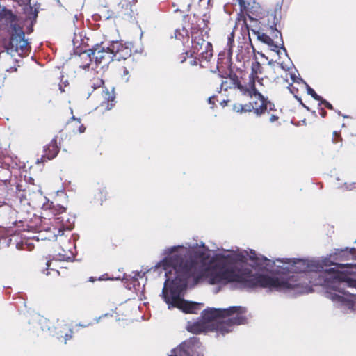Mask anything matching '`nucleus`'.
Listing matches in <instances>:
<instances>
[{
	"label": "nucleus",
	"instance_id": "f704fd0d",
	"mask_svg": "<svg viewBox=\"0 0 356 356\" xmlns=\"http://www.w3.org/2000/svg\"><path fill=\"white\" fill-rule=\"evenodd\" d=\"M243 112H248V111H251L252 109H254V107L252 106V104H245V105H243Z\"/></svg>",
	"mask_w": 356,
	"mask_h": 356
},
{
	"label": "nucleus",
	"instance_id": "864d4df0",
	"mask_svg": "<svg viewBox=\"0 0 356 356\" xmlns=\"http://www.w3.org/2000/svg\"><path fill=\"white\" fill-rule=\"evenodd\" d=\"M102 316H99V318H96V322L97 323H99L100 319H101Z\"/></svg>",
	"mask_w": 356,
	"mask_h": 356
},
{
	"label": "nucleus",
	"instance_id": "49530a36",
	"mask_svg": "<svg viewBox=\"0 0 356 356\" xmlns=\"http://www.w3.org/2000/svg\"><path fill=\"white\" fill-rule=\"evenodd\" d=\"M256 80L257 81V82H258V83H259V85H262V84H263V83H262L263 78L259 79V78L257 76V79Z\"/></svg>",
	"mask_w": 356,
	"mask_h": 356
},
{
	"label": "nucleus",
	"instance_id": "a211bd4d",
	"mask_svg": "<svg viewBox=\"0 0 356 356\" xmlns=\"http://www.w3.org/2000/svg\"><path fill=\"white\" fill-rule=\"evenodd\" d=\"M186 328L188 332L195 334L204 332H207L208 330H210L208 325H207L206 322H204V321L202 318L200 321H198L193 323H190L188 322Z\"/></svg>",
	"mask_w": 356,
	"mask_h": 356
},
{
	"label": "nucleus",
	"instance_id": "8fccbe9b",
	"mask_svg": "<svg viewBox=\"0 0 356 356\" xmlns=\"http://www.w3.org/2000/svg\"><path fill=\"white\" fill-rule=\"evenodd\" d=\"M227 82L226 81H222V83H221V86H220V90H222L224 87V84L226 83Z\"/></svg>",
	"mask_w": 356,
	"mask_h": 356
},
{
	"label": "nucleus",
	"instance_id": "c756f323",
	"mask_svg": "<svg viewBox=\"0 0 356 356\" xmlns=\"http://www.w3.org/2000/svg\"><path fill=\"white\" fill-rule=\"evenodd\" d=\"M280 65L281 68L284 71H289L291 69V66H293V64L292 63L291 60H290L289 65L286 64L284 63H281Z\"/></svg>",
	"mask_w": 356,
	"mask_h": 356
},
{
	"label": "nucleus",
	"instance_id": "7c9ffc66",
	"mask_svg": "<svg viewBox=\"0 0 356 356\" xmlns=\"http://www.w3.org/2000/svg\"><path fill=\"white\" fill-rule=\"evenodd\" d=\"M355 184L356 183L355 182H351V183H345L343 184V187L346 190H348V191H350V190H353V188H355L356 186H355Z\"/></svg>",
	"mask_w": 356,
	"mask_h": 356
},
{
	"label": "nucleus",
	"instance_id": "423d86ee",
	"mask_svg": "<svg viewBox=\"0 0 356 356\" xmlns=\"http://www.w3.org/2000/svg\"><path fill=\"white\" fill-rule=\"evenodd\" d=\"M64 216H58L54 218V222L57 225H52L51 227H47L44 231L47 233V236H45L46 239L49 241L51 240H58L60 243H67L69 245L73 246V248H75V245L72 244L71 238H67L64 236V231L71 230L74 226V218L72 222L70 221V218L66 220V222L64 221Z\"/></svg>",
	"mask_w": 356,
	"mask_h": 356
},
{
	"label": "nucleus",
	"instance_id": "c85d7f7f",
	"mask_svg": "<svg viewBox=\"0 0 356 356\" xmlns=\"http://www.w3.org/2000/svg\"><path fill=\"white\" fill-rule=\"evenodd\" d=\"M319 102H320L319 104H318L319 106L321 104H323L328 109H330V110H332L333 109L332 105L330 102H328L327 100L324 99L323 97H322L321 100H319Z\"/></svg>",
	"mask_w": 356,
	"mask_h": 356
},
{
	"label": "nucleus",
	"instance_id": "4be33fe9",
	"mask_svg": "<svg viewBox=\"0 0 356 356\" xmlns=\"http://www.w3.org/2000/svg\"><path fill=\"white\" fill-rule=\"evenodd\" d=\"M263 101H262V103L260 105V106L259 108H257L254 109V113H256L257 115H261V114L264 113L266 112V111H267L268 109V105L269 104L270 106V110H272L273 109V104H271L270 102H266L264 100V98H261Z\"/></svg>",
	"mask_w": 356,
	"mask_h": 356
},
{
	"label": "nucleus",
	"instance_id": "aec40b11",
	"mask_svg": "<svg viewBox=\"0 0 356 356\" xmlns=\"http://www.w3.org/2000/svg\"><path fill=\"white\" fill-rule=\"evenodd\" d=\"M52 204L53 202L48 201L47 203L43 204L42 209L44 210L51 209L52 213L55 216L57 215V213L62 214L65 211V208L62 206H59L58 208H55Z\"/></svg>",
	"mask_w": 356,
	"mask_h": 356
},
{
	"label": "nucleus",
	"instance_id": "b1692460",
	"mask_svg": "<svg viewBox=\"0 0 356 356\" xmlns=\"http://www.w3.org/2000/svg\"><path fill=\"white\" fill-rule=\"evenodd\" d=\"M262 73V67L259 62L254 61L252 63L251 66V74L250 75H253L255 77H257L259 74Z\"/></svg>",
	"mask_w": 356,
	"mask_h": 356
},
{
	"label": "nucleus",
	"instance_id": "6ab92c4d",
	"mask_svg": "<svg viewBox=\"0 0 356 356\" xmlns=\"http://www.w3.org/2000/svg\"><path fill=\"white\" fill-rule=\"evenodd\" d=\"M62 252H59L54 260L56 261H69L74 257V254L72 250V248L69 247L66 244L61 246Z\"/></svg>",
	"mask_w": 356,
	"mask_h": 356
},
{
	"label": "nucleus",
	"instance_id": "5701e85b",
	"mask_svg": "<svg viewBox=\"0 0 356 356\" xmlns=\"http://www.w3.org/2000/svg\"><path fill=\"white\" fill-rule=\"evenodd\" d=\"M175 38L179 40H184L185 38L188 39V31L186 29H176L175 31Z\"/></svg>",
	"mask_w": 356,
	"mask_h": 356
},
{
	"label": "nucleus",
	"instance_id": "20e7f679",
	"mask_svg": "<svg viewBox=\"0 0 356 356\" xmlns=\"http://www.w3.org/2000/svg\"><path fill=\"white\" fill-rule=\"evenodd\" d=\"M110 47L111 42L107 46H103V43L97 44L91 49L83 51L80 55L82 57L86 56L88 58L89 63L80 67L84 70H88L90 68V63L94 60L97 66L102 64L101 68L105 71L108 68V64L115 60L114 52Z\"/></svg>",
	"mask_w": 356,
	"mask_h": 356
},
{
	"label": "nucleus",
	"instance_id": "c9c22d12",
	"mask_svg": "<svg viewBox=\"0 0 356 356\" xmlns=\"http://www.w3.org/2000/svg\"><path fill=\"white\" fill-rule=\"evenodd\" d=\"M46 264H47V269L45 270H44V273H45L47 275H48L49 274V270L50 269L51 270H54V269L50 268V266L51 265V261L48 260L47 261Z\"/></svg>",
	"mask_w": 356,
	"mask_h": 356
},
{
	"label": "nucleus",
	"instance_id": "dca6fc26",
	"mask_svg": "<svg viewBox=\"0 0 356 356\" xmlns=\"http://www.w3.org/2000/svg\"><path fill=\"white\" fill-rule=\"evenodd\" d=\"M252 32L257 35V39L264 44H268L270 47H271V50L276 51V53L279 55L280 53V50L279 49V45L275 44L273 40L266 35V33H261L259 31H256L255 29H251Z\"/></svg>",
	"mask_w": 356,
	"mask_h": 356
},
{
	"label": "nucleus",
	"instance_id": "9b49d317",
	"mask_svg": "<svg viewBox=\"0 0 356 356\" xmlns=\"http://www.w3.org/2000/svg\"><path fill=\"white\" fill-rule=\"evenodd\" d=\"M59 147L57 145L56 137L53 138L49 144L44 147V154L40 159L37 160V163L44 162L55 158L59 152Z\"/></svg>",
	"mask_w": 356,
	"mask_h": 356
},
{
	"label": "nucleus",
	"instance_id": "5fc2aeb1",
	"mask_svg": "<svg viewBox=\"0 0 356 356\" xmlns=\"http://www.w3.org/2000/svg\"><path fill=\"white\" fill-rule=\"evenodd\" d=\"M40 321H44H44H46V319L42 318H40Z\"/></svg>",
	"mask_w": 356,
	"mask_h": 356
},
{
	"label": "nucleus",
	"instance_id": "a878e982",
	"mask_svg": "<svg viewBox=\"0 0 356 356\" xmlns=\"http://www.w3.org/2000/svg\"><path fill=\"white\" fill-rule=\"evenodd\" d=\"M306 86L308 95H310L315 100L319 101L322 99V97L318 95L313 88H312L306 82L304 83Z\"/></svg>",
	"mask_w": 356,
	"mask_h": 356
},
{
	"label": "nucleus",
	"instance_id": "37998d69",
	"mask_svg": "<svg viewBox=\"0 0 356 356\" xmlns=\"http://www.w3.org/2000/svg\"><path fill=\"white\" fill-rule=\"evenodd\" d=\"M278 119V117L275 115H272L270 118V122H274L275 120Z\"/></svg>",
	"mask_w": 356,
	"mask_h": 356
},
{
	"label": "nucleus",
	"instance_id": "3c124183",
	"mask_svg": "<svg viewBox=\"0 0 356 356\" xmlns=\"http://www.w3.org/2000/svg\"><path fill=\"white\" fill-rule=\"evenodd\" d=\"M274 63H275V62H274L273 60H270V61L268 62V65H273Z\"/></svg>",
	"mask_w": 356,
	"mask_h": 356
},
{
	"label": "nucleus",
	"instance_id": "bf43d9fd",
	"mask_svg": "<svg viewBox=\"0 0 356 356\" xmlns=\"http://www.w3.org/2000/svg\"><path fill=\"white\" fill-rule=\"evenodd\" d=\"M108 314H104L102 316H108Z\"/></svg>",
	"mask_w": 356,
	"mask_h": 356
},
{
	"label": "nucleus",
	"instance_id": "2eb2a0df",
	"mask_svg": "<svg viewBox=\"0 0 356 356\" xmlns=\"http://www.w3.org/2000/svg\"><path fill=\"white\" fill-rule=\"evenodd\" d=\"M28 1H29V7H27L25 9V13L26 15V20L30 21V24H30L31 27L29 28V32H32L33 31L32 26H33L34 23H35V22H36V19H37L38 14L39 6H38L37 3H33V6H31V0H28Z\"/></svg>",
	"mask_w": 356,
	"mask_h": 356
},
{
	"label": "nucleus",
	"instance_id": "f03ea898",
	"mask_svg": "<svg viewBox=\"0 0 356 356\" xmlns=\"http://www.w3.org/2000/svg\"><path fill=\"white\" fill-rule=\"evenodd\" d=\"M322 264L323 268L328 266H335L339 268H350V270L346 273L335 270L334 268H332L335 272L345 274L348 277L356 282V248L346 247L335 249L333 254L322 261ZM343 288L344 293L329 290L327 292V296L337 307L341 308L343 312H348L355 309L356 286L353 291L347 286Z\"/></svg>",
	"mask_w": 356,
	"mask_h": 356
},
{
	"label": "nucleus",
	"instance_id": "052dcab7",
	"mask_svg": "<svg viewBox=\"0 0 356 356\" xmlns=\"http://www.w3.org/2000/svg\"><path fill=\"white\" fill-rule=\"evenodd\" d=\"M313 114L316 115V111H313Z\"/></svg>",
	"mask_w": 356,
	"mask_h": 356
},
{
	"label": "nucleus",
	"instance_id": "393cba45",
	"mask_svg": "<svg viewBox=\"0 0 356 356\" xmlns=\"http://www.w3.org/2000/svg\"><path fill=\"white\" fill-rule=\"evenodd\" d=\"M234 45V32L232 31L227 38V51L229 54H232V47Z\"/></svg>",
	"mask_w": 356,
	"mask_h": 356
},
{
	"label": "nucleus",
	"instance_id": "4468645a",
	"mask_svg": "<svg viewBox=\"0 0 356 356\" xmlns=\"http://www.w3.org/2000/svg\"><path fill=\"white\" fill-rule=\"evenodd\" d=\"M257 77L254 76L253 75L249 76V81H248V87L245 88L243 86H242L240 82L237 83V88L240 89L241 91L248 92L250 96L258 97L259 98L263 99V95L258 91L255 86V81Z\"/></svg>",
	"mask_w": 356,
	"mask_h": 356
},
{
	"label": "nucleus",
	"instance_id": "1a4fd4ad",
	"mask_svg": "<svg viewBox=\"0 0 356 356\" xmlns=\"http://www.w3.org/2000/svg\"><path fill=\"white\" fill-rule=\"evenodd\" d=\"M238 3L240 6L241 12H245L247 16L251 22H257V20L254 18L250 14L257 15L261 8L258 3L256 2V0H235Z\"/></svg>",
	"mask_w": 356,
	"mask_h": 356
},
{
	"label": "nucleus",
	"instance_id": "0eeeda50",
	"mask_svg": "<svg viewBox=\"0 0 356 356\" xmlns=\"http://www.w3.org/2000/svg\"><path fill=\"white\" fill-rule=\"evenodd\" d=\"M203 31L200 33L191 32V52L198 54L202 59L209 60L213 56L212 45L210 42H206L202 35Z\"/></svg>",
	"mask_w": 356,
	"mask_h": 356
},
{
	"label": "nucleus",
	"instance_id": "f3484780",
	"mask_svg": "<svg viewBox=\"0 0 356 356\" xmlns=\"http://www.w3.org/2000/svg\"><path fill=\"white\" fill-rule=\"evenodd\" d=\"M102 96L104 100L102 102L99 107L104 108L105 110H111L114 105L115 98L114 88H112L111 92L106 88L103 90Z\"/></svg>",
	"mask_w": 356,
	"mask_h": 356
},
{
	"label": "nucleus",
	"instance_id": "9d476101",
	"mask_svg": "<svg viewBox=\"0 0 356 356\" xmlns=\"http://www.w3.org/2000/svg\"><path fill=\"white\" fill-rule=\"evenodd\" d=\"M114 52L115 60H125L131 56V50L118 40L111 42V47Z\"/></svg>",
	"mask_w": 356,
	"mask_h": 356
},
{
	"label": "nucleus",
	"instance_id": "f257e3e1",
	"mask_svg": "<svg viewBox=\"0 0 356 356\" xmlns=\"http://www.w3.org/2000/svg\"><path fill=\"white\" fill-rule=\"evenodd\" d=\"M224 253L210 256L204 242L186 243L163 250L161 269L166 277L161 296L168 309L177 307L184 313L197 314L202 304L184 299L191 283L196 284L206 273L212 284L236 282L241 289L260 286L275 290L298 287L304 279L327 290L344 293L345 286L353 291L356 282L333 268H323L322 261L302 259L270 260L253 250H223Z\"/></svg>",
	"mask_w": 356,
	"mask_h": 356
},
{
	"label": "nucleus",
	"instance_id": "7ed1b4c3",
	"mask_svg": "<svg viewBox=\"0 0 356 356\" xmlns=\"http://www.w3.org/2000/svg\"><path fill=\"white\" fill-rule=\"evenodd\" d=\"M245 308L241 306L227 309L207 308L202 312L200 317L218 337L232 332L236 325L245 324Z\"/></svg>",
	"mask_w": 356,
	"mask_h": 356
},
{
	"label": "nucleus",
	"instance_id": "4c0bfd02",
	"mask_svg": "<svg viewBox=\"0 0 356 356\" xmlns=\"http://www.w3.org/2000/svg\"><path fill=\"white\" fill-rule=\"evenodd\" d=\"M287 88L289 89V90L290 91L291 93L292 94H294L295 92H298V88H296L294 87H292V84H290Z\"/></svg>",
	"mask_w": 356,
	"mask_h": 356
},
{
	"label": "nucleus",
	"instance_id": "79ce46f5",
	"mask_svg": "<svg viewBox=\"0 0 356 356\" xmlns=\"http://www.w3.org/2000/svg\"><path fill=\"white\" fill-rule=\"evenodd\" d=\"M214 96L210 97L208 99V103L211 105H214Z\"/></svg>",
	"mask_w": 356,
	"mask_h": 356
},
{
	"label": "nucleus",
	"instance_id": "6e6d98bb",
	"mask_svg": "<svg viewBox=\"0 0 356 356\" xmlns=\"http://www.w3.org/2000/svg\"><path fill=\"white\" fill-rule=\"evenodd\" d=\"M191 65H195L196 64V61H195V60L192 61V62H191Z\"/></svg>",
	"mask_w": 356,
	"mask_h": 356
},
{
	"label": "nucleus",
	"instance_id": "6e6552de",
	"mask_svg": "<svg viewBox=\"0 0 356 356\" xmlns=\"http://www.w3.org/2000/svg\"><path fill=\"white\" fill-rule=\"evenodd\" d=\"M169 356H203L201 343L197 337H191L173 349Z\"/></svg>",
	"mask_w": 356,
	"mask_h": 356
},
{
	"label": "nucleus",
	"instance_id": "e433bc0d",
	"mask_svg": "<svg viewBox=\"0 0 356 356\" xmlns=\"http://www.w3.org/2000/svg\"><path fill=\"white\" fill-rule=\"evenodd\" d=\"M145 273L141 272H136L134 273V275L133 276V279L134 280H137L138 277H143Z\"/></svg>",
	"mask_w": 356,
	"mask_h": 356
},
{
	"label": "nucleus",
	"instance_id": "cd10ccee",
	"mask_svg": "<svg viewBox=\"0 0 356 356\" xmlns=\"http://www.w3.org/2000/svg\"><path fill=\"white\" fill-rule=\"evenodd\" d=\"M290 77H291V80L295 83H305V81L301 77L297 76L295 74L291 73L290 75Z\"/></svg>",
	"mask_w": 356,
	"mask_h": 356
},
{
	"label": "nucleus",
	"instance_id": "c03bdc74",
	"mask_svg": "<svg viewBox=\"0 0 356 356\" xmlns=\"http://www.w3.org/2000/svg\"><path fill=\"white\" fill-rule=\"evenodd\" d=\"M71 338H72L71 334H65V343H66V341L67 340H69L70 339H71Z\"/></svg>",
	"mask_w": 356,
	"mask_h": 356
},
{
	"label": "nucleus",
	"instance_id": "473e14b6",
	"mask_svg": "<svg viewBox=\"0 0 356 356\" xmlns=\"http://www.w3.org/2000/svg\"><path fill=\"white\" fill-rule=\"evenodd\" d=\"M233 109L237 113H243V104H235L233 106Z\"/></svg>",
	"mask_w": 356,
	"mask_h": 356
},
{
	"label": "nucleus",
	"instance_id": "58836bf2",
	"mask_svg": "<svg viewBox=\"0 0 356 356\" xmlns=\"http://www.w3.org/2000/svg\"><path fill=\"white\" fill-rule=\"evenodd\" d=\"M111 280V278L108 277V275L104 274L98 277V280L102 281V280Z\"/></svg>",
	"mask_w": 356,
	"mask_h": 356
},
{
	"label": "nucleus",
	"instance_id": "603ef678",
	"mask_svg": "<svg viewBox=\"0 0 356 356\" xmlns=\"http://www.w3.org/2000/svg\"><path fill=\"white\" fill-rule=\"evenodd\" d=\"M1 207H6L8 209H10V207L8 204H3Z\"/></svg>",
	"mask_w": 356,
	"mask_h": 356
},
{
	"label": "nucleus",
	"instance_id": "ddd939ff",
	"mask_svg": "<svg viewBox=\"0 0 356 356\" xmlns=\"http://www.w3.org/2000/svg\"><path fill=\"white\" fill-rule=\"evenodd\" d=\"M0 19L3 20L7 26H9L11 30H13L14 27H21L17 23V16L10 9L3 7L0 10Z\"/></svg>",
	"mask_w": 356,
	"mask_h": 356
},
{
	"label": "nucleus",
	"instance_id": "412c9836",
	"mask_svg": "<svg viewBox=\"0 0 356 356\" xmlns=\"http://www.w3.org/2000/svg\"><path fill=\"white\" fill-rule=\"evenodd\" d=\"M94 196L95 201L99 204L102 205L106 197V191L105 188H99L95 193Z\"/></svg>",
	"mask_w": 356,
	"mask_h": 356
},
{
	"label": "nucleus",
	"instance_id": "39448f33",
	"mask_svg": "<svg viewBox=\"0 0 356 356\" xmlns=\"http://www.w3.org/2000/svg\"><path fill=\"white\" fill-rule=\"evenodd\" d=\"M7 53L12 56L17 54L20 56L28 55L31 46L28 40L25 39V34L22 27H14L10 31L9 41L5 44Z\"/></svg>",
	"mask_w": 356,
	"mask_h": 356
},
{
	"label": "nucleus",
	"instance_id": "72a5a7b5",
	"mask_svg": "<svg viewBox=\"0 0 356 356\" xmlns=\"http://www.w3.org/2000/svg\"><path fill=\"white\" fill-rule=\"evenodd\" d=\"M294 97L297 99V101L300 103V105H302V106L303 108H305V109H307V111H309V108L308 106H307L302 102L301 97H298V95H294Z\"/></svg>",
	"mask_w": 356,
	"mask_h": 356
},
{
	"label": "nucleus",
	"instance_id": "a18cd8bd",
	"mask_svg": "<svg viewBox=\"0 0 356 356\" xmlns=\"http://www.w3.org/2000/svg\"><path fill=\"white\" fill-rule=\"evenodd\" d=\"M96 280H98V279H97V278H96V277H89V279H88V281H89V282H95V281H96Z\"/></svg>",
	"mask_w": 356,
	"mask_h": 356
},
{
	"label": "nucleus",
	"instance_id": "bb28decb",
	"mask_svg": "<svg viewBox=\"0 0 356 356\" xmlns=\"http://www.w3.org/2000/svg\"><path fill=\"white\" fill-rule=\"evenodd\" d=\"M193 53L191 52V50L190 51H185L184 53H182L180 56H179V60H180V63H183L184 62L186 61L187 57H188L189 56H193Z\"/></svg>",
	"mask_w": 356,
	"mask_h": 356
},
{
	"label": "nucleus",
	"instance_id": "4d7b16f0",
	"mask_svg": "<svg viewBox=\"0 0 356 356\" xmlns=\"http://www.w3.org/2000/svg\"><path fill=\"white\" fill-rule=\"evenodd\" d=\"M333 134H334V136H337V135H338V134H337V131H334V132H333Z\"/></svg>",
	"mask_w": 356,
	"mask_h": 356
},
{
	"label": "nucleus",
	"instance_id": "de8ad7c7",
	"mask_svg": "<svg viewBox=\"0 0 356 356\" xmlns=\"http://www.w3.org/2000/svg\"><path fill=\"white\" fill-rule=\"evenodd\" d=\"M71 119H72V120H77V121H78V122H79V123L81 122V120H80V118H76V117H75V116H74V115L71 118Z\"/></svg>",
	"mask_w": 356,
	"mask_h": 356
},
{
	"label": "nucleus",
	"instance_id": "ea45409f",
	"mask_svg": "<svg viewBox=\"0 0 356 356\" xmlns=\"http://www.w3.org/2000/svg\"><path fill=\"white\" fill-rule=\"evenodd\" d=\"M86 131V127L83 124H80L79 128H78V131L80 133V134H83Z\"/></svg>",
	"mask_w": 356,
	"mask_h": 356
},
{
	"label": "nucleus",
	"instance_id": "09e8293b",
	"mask_svg": "<svg viewBox=\"0 0 356 356\" xmlns=\"http://www.w3.org/2000/svg\"><path fill=\"white\" fill-rule=\"evenodd\" d=\"M227 104V101L226 100H223L222 102H220V104L222 106H226Z\"/></svg>",
	"mask_w": 356,
	"mask_h": 356
},
{
	"label": "nucleus",
	"instance_id": "f8f14e48",
	"mask_svg": "<svg viewBox=\"0 0 356 356\" xmlns=\"http://www.w3.org/2000/svg\"><path fill=\"white\" fill-rule=\"evenodd\" d=\"M277 9L274 11V13L270 14L268 15V25L270 26V29L275 32L274 38H280V44L279 45V49H282L284 52L285 55L288 56V54L286 51V48L284 46V41L282 39V33L280 31H278L276 28V26L277 23L279 22V19L277 17L276 13Z\"/></svg>",
	"mask_w": 356,
	"mask_h": 356
},
{
	"label": "nucleus",
	"instance_id": "13d9d810",
	"mask_svg": "<svg viewBox=\"0 0 356 356\" xmlns=\"http://www.w3.org/2000/svg\"><path fill=\"white\" fill-rule=\"evenodd\" d=\"M54 271H55V273H56L57 275H58V274H59V272H58V270H54Z\"/></svg>",
	"mask_w": 356,
	"mask_h": 356
},
{
	"label": "nucleus",
	"instance_id": "2f4dec72",
	"mask_svg": "<svg viewBox=\"0 0 356 356\" xmlns=\"http://www.w3.org/2000/svg\"><path fill=\"white\" fill-rule=\"evenodd\" d=\"M238 24H240V23H241V22L242 21V29H243V27H245V30H246L248 32H249V31H250V28H249L248 24H247L246 19H245V17H243V19H241L240 18H238Z\"/></svg>",
	"mask_w": 356,
	"mask_h": 356
},
{
	"label": "nucleus",
	"instance_id": "a19ab883",
	"mask_svg": "<svg viewBox=\"0 0 356 356\" xmlns=\"http://www.w3.org/2000/svg\"><path fill=\"white\" fill-rule=\"evenodd\" d=\"M319 110H320V115L323 117V118H325L327 113L326 111L322 108H319Z\"/></svg>",
	"mask_w": 356,
	"mask_h": 356
}]
</instances>
